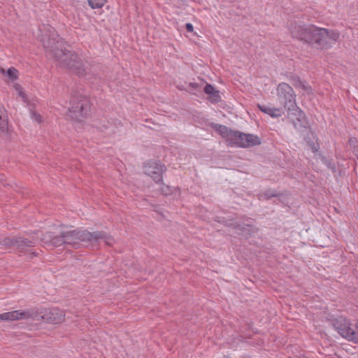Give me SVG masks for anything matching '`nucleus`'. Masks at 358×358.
Segmentation results:
<instances>
[{
  "instance_id": "393cba45",
  "label": "nucleus",
  "mask_w": 358,
  "mask_h": 358,
  "mask_svg": "<svg viewBox=\"0 0 358 358\" xmlns=\"http://www.w3.org/2000/svg\"><path fill=\"white\" fill-rule=\"evenodd\" d=\"M299 87L301 88L303 90L307 92L308 93H310L312 92L311 87L305 80H301Z\"/></svg>"
},
{
  "instance_id": "aec40b11",
  "label": "nucleus",
  "mask_w": 358,
  "mask_h": 358,
  "mask_svg": "<svg viewBox=\"0 0 358 358\" xmlns=\"http://www.w3.org/2000/svg\"><path fill=\"white\" fill-rule=\"evenodd\" d=\"M160 182V192L162 193V194L169 196L173 194L174 187L164 184V182H162V181Z\"/></svg>"
},
{
  "instance_id": "cd10ccee",
  "label": "nucleus",
  "mask_w": 358,
  "mask_h": 358,
  "mask_svg": "<svg viewBox=\"0 0 358 358\" xmlns=\"http://www.w3.org/2000/svg\"><path fill=\"white\" fill-rule=\"evenodd\" d=\"M185 28L188 32H192L194 30V27L191 23H187L185 24Z\"/></svg>"
},
{
  "instance_id": "f3484780",
  "label": "nucleus",
  "mask_w": 358,
  "mask_h": 358,
  "mask_svg": "<svg viewBox=\"0 0 358 358\" xmlns=\"http://www.w3.org/2000/svg\"><path fill=\"white\" fill-rule=\"evenodd\" d=\"M15 237H5L0 241V245L6 249L15 248Z\"/></svg>"
},
{
  "instance_id": "39448f33",
  "label": "nucleus",
  "mask_w": 358,
  "mask_h": 358,
  "mask_svg": "<svg viewBox=\"0 0 358 358\" xmlns=\"http://www.w3.org/2000/svg\"><path fill=\"white\" fill-rule=\"evenodd\" d=\"M41 42L47 56L55 59L57 62L62 57H67L65 42L54 31L43 35Z\"/></svg>"
},
{
  "instance_id": "a211bd4d",
  "label": "nucleus",
  "mask_w": 358,
  "mask_h": 358,
  "mask_svg": "<svg viewBox=\"0 0 358 358\" xmlns=\"http://www.w3.org/2000/svg\"><path fill=\"white\" fill-rule=\"evenodd\" d=\"M280 195H281V194L278 193L277 191H275L274 189H266L265 191L260 192L259 194V199H262L268 200L273 197L279 196Z\"/></svg>"
},
{
  "instance_id": "ddd939ff",
  "label": "nucleus",
  "mask_w": 358,
  "mask_h": 358,
  "mask_svg": "<svg viewBox=\"0 0 358 358\" xmlns=\"http://www.w3.org/2000/svg\"><path fill=\"white\" fill-rule=\"evenodd\" d=\"M42 241H43L45 243H50L52 245L55 247L66 245V242L64 238V231L62 232L59 236H53L52 233L47 232L43 235Z\"/></svg>"
},
{
  "instance_id": "f03ea898",
  "label": "nucleus",
  "mask_w": 358,
  "mask_h": 358,
  "mask_svg": "<svg viewBox=\"0 0 358 358\" xmlns=\"http://www.w3.org/2000/svg\"><path fill=\"white\" fill-rule=\"evenodd\" d=\"M212 127L226 139L228 145L249 148L261 144V139L256 135L232 130L222 124H213Z\"/></svg>"
},
{
  "instance_id": "9b49d317",
  "label": "nucleus",
  "mask_w": 358,
  "mask_h": 358,
  "mask_svg": "<svg viewBox=\"0 0 358 358\" xmlns=\"http://www.w3.org/2000/svg\"><path fill=\"white\" fill-rule=\"evenodd\" d=\"M63 311L58 308H52L45 310L43 319L48 323L59 324L64 320Z\"/></svg>"
},
{
  "instance_id": "7c9ffc66",
  "label": "nucleus",
  "mask_w": 358,
  "mask_h": 358,
  "mask_svg": "<svg viewBox=\"0 0 358 358\" xmlns=\"http://www.w3.org/2000/svg\"><path fill=\"white\" fill-rule=\"evenodd\" d=\"M293 124L294 125L295 127H296V123L293 120Z\"/></svg>"
},
{
  "instance_id": "473e14b6",
  "label": "nucleus",
  "mask_w": 358,
  "mask_h": 358,
  "mask_svg": "<svg viewBox=\"0 0 358 358\" xmlns=\"http://www.w3.org/2000/svg\"><path fill=\"white\" fill-rule=\"evenodd\" d=\"M357 159H358V157H357Z\"/></svg>"
},
{
  "instance_id": "9d476101",
  "label": "nucleus",
  "mask_w": 358,
  "mask_h": 358,
  "mask_svg": "<svg viewBox=\"0 0 358 358\" xmlns=\"http://www.w3.org/2000/svg\"><path fill=\"white\" fill-rule=\"evenodd\" d=\"M36 313L24 310H13L0 314V321H14L19 320L34 319Z\"/></svg>"
},
{
  "instance_id": "2f4dec72",
  "label": "nucleus",
  "mask_w": 358,
  "mask_h": 358,
  "mask_svg": "<svg viewBox=\"0 0 358 358\" xmlns=\"http://www.w3.org/2000/svg\"><path fill=\"white\" fill-rule=\"evenodd\" d=\"M239 230H243V228H242V229H241V228H239ZM242 231L243 232L244 231Z\"/></svg>"
},
{
  "instance_id": "2eb2a0df",
  "label": "nucleus",
  "mask_w": 358,
  "mask_h": 358,
  "mask_svg": "<svg viewBox=\"0 0 358 358\" xmlns=\"http://www.w3.org/2000/svg\"><path fill=\"white\" fill-rule=\"evenodd\" d=\"M206 94L210 95V101L217 103L220 101L219 92L210 84H206L203 89Z\"/></svg>"
},
{
  "instance_id": "f257e3e1",
  "label": "nucleus",
  "mask_w": 358,
  "mask_h": 358,
  "mask_svg": "<svg viewBox=\"0 0 358 358\" xmlns=\"http://www.w3.org/2000/svg\"><path fill=\"white\" fill-rule=\"evenodd\" d=\"M289 31L293 38L308 44L317 50L329 49L339 38V33L332 29L318 27L313 24L291 22Z\"/></svg>"
},
{
  "instance_id": "4468645a",
  "label": "nucleus",
  "mask_w": 358,
  "mask_h": 358,
  "mask_svg": "<svg viewBox=\"0 0 358 358\" xmlns=\"http://www.w3.org/2000/svg\"><path fill=\"white\" fill-rule=\"evenodd\" d=\"M257 107L259 110L270 115L272 117H279L282 115L284 110L282 108L269 107L266 105L258 104Z\"/></svg>"
},
{
  "instance_id": "5701e85b",
  "label": "nucleus",
  "mask_w": 358,
  "mask_h": 358,
  "mask_svg": "<svg viewBox=\"0 0 358 358\" xmlns=\"http://www.w3.org/2000/svg\"><path fill=\"white\" fill-rule=\"evenodd\" d=\"M201 85L196 83H189L187 87L184 88L187 91L190 90H199ZM178 89L182 90V87H178Z\"/></svg>"
},
{
  "instance_id": "7ed1b4c3",
  "label": "nucleus",
  "mask_w": 358,
  "mask_h": 358,
  "mask_svg": "<svg viewBox=\"0 0 358 358\" xmlns=\"http://www.w3.org/2000/svg\"><path fill=\"white\" fill-rule=\"evenodd\" d=\"M277 97L280 104L287 110L288 117L294 116L299 122H302L304 119V127H306L308 123L305 115L296 105L293 88L286 83H280L277 87Z\"/></svg>"
},
{
  "instance_id": "f8f14e48",
  "label": "nucleus",
  "mask_w": 358,
  "mask_h": 358,
  "mask_svg": "<svg viewBox=\"0 0 358 358\" xmlns=\"http://www.w3.org/2000/svg\"><path fill=\"white\" fill-rule=\"evenodd\" d=\"M38 243V239L35 237H16L15 248L20 252H24L27 248L35 246Z\"/></svg>"
},
{
  "instance_id": "b1692460",
  "label": "nucleus",
  "mask_w": 358,
  "mask_h": 358,
  "mask_svg": "<svg viewBox=\"0 0 358 358\" xmlns=\"http://www.w3.org/2000/svg\"><path fill=\"white\" fill-rule=\"evenodd\" d=\"M14 88L17 91L18 95L22 98L24 101H25L26 94L23 92L22 87L19 84H15Z\"/></svg>"
},
{
  "instance_id": "a878e982",
  "label": "nucleus",
  "mask_w": 358,
  "mask_h": 358,
  "mask_svg": "<svg viewBox=\"0 0 358 358\" xmlns=\"http://www.w3.org/2000/svg\"><path fill=\"white\" fill-rule=\"evenodd\" d=\"M31 115H32V117L34 118V120L35 121H36L37 122L40 123L41 122L42 117L39 114L32 112Z\"/></svg>"
},
{
  "instance_id": "bb28decb",
  "label": "nucleus",
  "mask_w": 358,
  "mask_h": 358,
  "mask_svg": "<svg viewBox=\"0 0 358 358\" xmlns=\"http://www.w3.org/2000/svg\"><path fill=\"white\" fill-rule=\"evenodd\" d=\"M348 142H349V144L350 145H352L354 147H355L356 145L357 144V139L355 138H349Z\"/></svg>"
},
{
  "instance_id": "4be33fe9",
  "label": "nucleus",
  "mask_w": 358,
  "mask_h": 358,
  "mask_svg": "<svg viewBox=\"0 0 358 358\" xmlns=\"http://www.w3.org/2000/svg\"><path fill=\"white\" fill-rule=\"evenodd\" d=\"M288 79L290 81V83L295 87H299V84L301 83V80L300 79V78L298 76H296V75H290L289 77H288Z\"/></svg>"
},
{
  "instance_id": "6e6552de",
  "label": "nucleus",
  "mask_w": 358,
  "mask_h": 358,
  "mask_svg": "<svg viewBox=\"0 0 358 358\" xmlns=\"http://www.w3.org/2000/svg\"><path fill=\"white\" fill-rule=\"evenodd\" d=\"M334 326L342 337L358 343V320L352 327L348 320L341 318L336 320Z\"/></svg>"
},
{
  "instance_id": "423d86ee",
  "label": "nucleus",
  "mask_w": 358,
  "mask_h": 358,
  "mask_svg": "<svg viewBox=\"0 0 358 358\" xmlns=\"http://www.w3.org/2000/svg\"><path fill=\"white\" fill-rule=\"evenodd\" d=\"M70 107L68 115L74 120L80 121L85 117L90 110L88 99L79 93L73 92L70 98Z\"/></svg>"
},
{
  "instance_id": "0eeeda50",
  "label": "nucleus",
  "mask_w": 358,
  "mask_h": 358,
  "mask_svg": "<svg viewBox=\"0 0 358 358\" xmlns=\"http://www.w3.org/2000/svg\"><path fill=\"white\" fill-rule=\"evenodd\" d=\"M67 57L59 60L60 66L69 69L78 76H84L87 73L86 66L78 55L71 51H67Z\"/></svg>"
},
{
  "instance_id": "c85d7f7f",
  "label": "nucleus",
  "mask_w": 358,
  "mask_h": 358,
  "mask_svg": "<svg viewBox=\"0 0 358 358\" xmlns=\"http://www.w3.org/2000/svg\"><path fill=\"white\" fill-rule=\"evenodd\" d=\"M252 225L248 224L243 227V231L250 232L252 231Z\"/></svg>"
},
{
  "instance_id": "6ab92c4d",
  "label": "nucleus",
  "mask_w": 358,
  "mask_h": 358,
  "mask_svg": "<svg viewBox=\"0 0 358 358\" xmlns=\"http://www.w3.org/2000/svg\"><path fill=\"white\" fill-rule=\"evenodd\" d=\"M0 71L3 74L6 75L7 77L12 81L17 78V71L14 67L9 68L6 71L1 68Z\"/></svg>"
},
{
  "instance_id": "412c9836",
  "label": "nucleus",
  "mask_w": 358,
  "mask_h": 358,
  "mask_svg": "<svg viewBox=\"0 0 358 358\" xmlns=\"http://www.w3.org/2000/svg\"><path fill=\"white\" fill-rule=\"evenodd\" d=\"M106 3V0H88L89 6L92 8H101Z\"/></svg>"
},
{
  "instance_id": "c756f323",
  "label": "nucleus",
  "mask_w": 358,
  "mask_h": 358,
  "mask_svg": "<svg viewBox=\"0 0 358 358\" xmlns=\"http://www.w3.org/2000/svg\"><path fill=\"white\" fill-rule=\"evenodd\" d=\"M312 149H313V152H317V148H316V146H315V145H313V146Z\"/></svg>"
},
{
  "instance_id": "20e7f679",
  "label": "nucleus",
  "mask_w": 358,
  "mask_h": 358,
  "mask_svg": "<svg viewBox=\"0 0 358 358\" xmlns=\"http://www.w3.org/2000/svg\"><path fill=\"white\" fill-rule=\"evenodd\" d=\"M64 238L66 245H71L74 248H79L82 243H96L103 239L108 245H111L113 241L111 237L104 231L90 232L87 230L76 229L72 231H64Z\"/></svg>"
},
{
  "instance_id": "dca6fc26",
  "label": "nucleus",
  "mask_w": 358,
  "mask_h": 358,
  "mask_svg": "<svg viewBox=\"0 0 358 358\" xmlns=\"http://www.w3.org/2000/svg\"><path fill=\"white\" fill-rule=\"evenodd\" d=\"M8 129V118L3 104L0 103V131L4 132Z\"/></svg>"
},
{
  "instance_id": "1a4fd4ad",
  "label": "nucleus",
  "mask_w": 358,
  "mask_h": 358,
  "mask_svg": "<svg viewBox=\"0 0 358 358\" xmlns=\"http://www.w3.org/2000/svg\"><path fill=\"white\" fill-rule=\"evenodd\" d=\"M166 170V168L164 165L156 162H149L144 166V173L157 183L162 181V175Z\"/></svg>"
}]
</instances>
